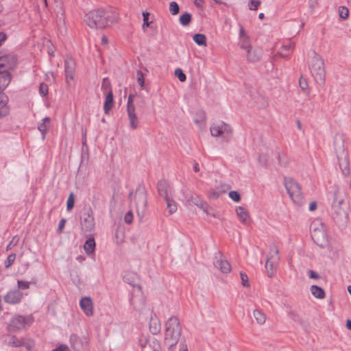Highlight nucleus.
<instances>
[{
  "label": "nucleus",
  "mask_w": 351,
  "mask_h": 351,
  "mask_svg": "<svg viewBox=\"0 0 351 351\" xmlns=\"http://www.w3.org/2000/svg\"><path fill=\"white\" fill-rule=\"evenodd\" d=\"M284 184L290 197H299L301 196V189L299 184L291 178H284Z\"/></svg>",
  "instance_id": "9"
},
{
  "label": "nucleus",
  "mask_w": 351,
  "mask_h": 351,
  "mask_svg": "<svg viewBox=\"0 0 351 351\" xmlns=\"http://www.w3.org/2000/svg\"><path fill=\"white\" fill-rule=\"evenodd\" d=\"M15 258H16V254L14 253L10 254L7 257V259L4 262L5 267L9 268L14 263Z\"/></svg>",
  "instance_id": "42"
},
{
  "label": "nucleus",
  "mask_w": 351,
  "mask_h": 351,
  "mask_svg": "<svg viewBox=\"0 0 351 351\" xmlns=\"http://www.w3.org/2000/svg\"><path fill=\"white\" fill-rule=\"evenodd\" d=\"M101 90L104 91V93H106L107 91L109 92L110 90H112L111 84L108 78L106 77L103 79L101 84Z\"/></svg>",
  "instance_id": "40"
},
{
  "label": "nucleus",
  "mask_w": 351,
  "mask_h": 351,
  "mask_svg": "<svg viewBox=\"0 0 351 351\" xmlns=\"http://www.w3.org/2000/svg\"><path fill=\"white\" fill-rule=\"evenodd\" d=\"M338 12H339V17L343 19H346L348 17L349 11L346 7L340 6L339 8Z\"/></svg>",
  "instance_id": "41"
},
{
  "label": "nucleus",
  "mask_w": 351,
  "mask_h": 351,
  "mask_svg": "<svg viewBox=\"0 0 351 351\" xmlns=\"http://www.w3.org/2000/svg\"><path fill=\"white\" fill-rule=\"evenodd\" d=\"M82 229L85 232H91L95 228V219L92 215L88 213L87 216L82 221Z\"/></svg>",
  "instance_id": "22"
},
{
  "label": "nucleus",
  "mask_w": 351,
  "mask_h": 351,
  "mask_svg": "<svg viewBox=\"0 0 351 351\" xmlns=\"http://www.w3.org/2000/svg\"><path fill=\"white\" fill-rule=\"evenodd\" d=\"M175 75L178 78V80L183 82L186 80V76L181 69H176L175 70Z\"/></svg>",
  "instance_id": "44"
},
{
  "label": "nucleus",
  "mask_w": 351,
  "mask_h": 351,
  "mask_svg": "<svg viewBox=\"0 0 351 351\" xmlns=\"http://www.w3.org/2000/svg\"><path fill=\"white\" fill-rule=\"evenodd\" d=\"M95 241L93 237H89L84 245V251L87 254H90L95 250Z\"/></svg>",
  "instance_id": "28"
},
{
  "label": "nucleus",
  "mask_w": 351,
  "mask_h": 351,
  "mask_svg": "<svg viewBox=\"0 0 351 351\" xmlns=\"http://www.w3.org/2000/svg\"><path fill=\"white\" fill-rule=\"evenodd\" d=\"M69 341L71 347L75 351H80L83 348L82 340L75 334L71 335Z\"/></svg>",
  "instance_id": "26"
},
{
  "label": "nucleus",
  "mask_w": 351,
  "mask_h": 351,
  "mask_svg": "<svg viewBox=\"0 0 351 351\" xmlns=\"http://www.w3.org/2000/svg\"><path fill=\"white\" fill-rule=\"evenodd\" d=\"M7 38V36L4 32H0V45L3 42H4Z\"/></svg>",
  "instance_id": "64"
},
{
  "label": "nucleus",
  "mask_w": 351,
  "mask_h": 351,
  "mask_svg": "<svg viewBox=\"0 0 351 351\" xmlns=\"http://www.w3.org/2000/svg\"><path fill=\"white\" fill-rule=\"evenodd\" d=\"M130 304L136 311H141L145 306V300L142 293L133 294L130 299Z\"/></svg>",
  "instance_id": "17"
},
{
  "label": "nucleus",
  "mask_w": 351,
  "mask_h": 351,
  "mask_svg": "<svg viewBox=\"0 0 351 351\" xmlns=\"http://www.w3.org/2000/svg\"><path fill=\"white\" fill-rule=\"evenodd\" d=\"M339 168L343 176H348L350 173L348 156L343 151L341 155L337 154Z\"/></svg>",
  "instance_id": "12"
},
{
  "label": "nucleus",
  "mask_w": 351,
  "mask_h": 351,
  "mask_svg": "<svg viewBox=\"0 0 351 351\" xmlns=\"http://www.w3.org/2000/svg\"><path fill=\"white\" fill-rule=\"evenodd\" d=\"M210 130L213 136H221L222 139L225 141H229L232 136V127L223 121L213 123L211 125Z\"/></svg>",
  "instance_id": "6"
},
{
  "label": "nucleus",
  "mask_w": 351,
  "mask_h": 351,
  "mask_svg": "<svg viewBox=\"0 0 351 351\" xmlns=\"http://www.w3.org/2000/svg\"><path fill=\"white\" fill-rule=\"evenodd\" d=\"M239 46L241 49L247 51L249 49L252 48L250 43V38L248 36H244L241 39V42L239 43Z\"/></svg>",
  "instance_id": "34"
},
{
  "label": "nucleus",
  "mask_w": 351,
  "mask_h": 351,
  "mask_svg": "<svg viewBox=\"0 0 351 351\" xmlns=\"http://www.w3.org/2000/svg\"><path fill=\"white\" fill-rule=\"evenodd\" d=\"M157 187L160 197H169L173 195L171 189L165 180H160L158 182Z\"/></svg>",
  "instance_id": "14"
},
{
  "label": "nucleus",
  "mask_w": 351,
  "mask_h": 351,
  "mask_svg": "<svg viewBox=\"0 0 351 351\" xmlns=\"http://www.w3.org/2000/svg\"><path fill=\"white\" fill-rule=\"evenodd\" d=\"M149 13L147 12H143V27L145 28V27H149L150 23L148 21L149 19Z\"/></svg>",
  "instance_id": "53"
},
{
  "label": "nucleus",
  "mask_w": 351,
  "mask_h": 351,
  "mask_svg": "<svg viewBox=\"0 0 351 351\" xmlns=\"http://www.w3.org/2000/svg\"><path fill=\"white\" fill-rule=\"evenodd\" d=\"M18 289L25 290L29 289V282L24 281V280H18L17 281Z\"/></svg>",
  "instance_id": "52"
},
{
  "label": "nucleus",
  "mask_w": 351,
  "mask_h": 351,
  "mask_svg": "<svg viewBox=\"0 0 351 351\" xmlns=\"http://www.w3.org/2000/svg\"><path fill=\"white\" fill-rule=\"evenodd\" d=\"M311 58L308 67L315 81L319 85H324L326 80V71L323 58L315 51Z\"/></svg>",
  "instance_id": "4"
},
{
  "label": "nucleus",
  "mask_w": 351,
  "mask_h": 351,
  "mask_svg": "<svg viewBox=\"0 0 351 351\" xmlns=\"http://www.w3.org/2000/svg\"><path fill=\"white\" fill-rule=\"evenodd\" d=\"M349 203L345 199H334L332 217L339 228L343 229L348 222Z\"/></svg>",
  "instance_id": "3"
},
{
  "label": "nucleus",
  "mask_w": 351,
  "mask_h": 351,
  "mask_svg": "<svg viewBox=\"0 0 351 351\" xmlns=\"http://www.w3.org/2000/svg\"><path fill=\"white\" fill-rule=\"evenodd\" d=\"M21 343L23 344L22 347H25L28 351H32L35 346L34 341L32 340L23 339Z\"/></svg>",
  "instance_id": "39"
},
{
  "label": "nucleus",
  "mask_w": 351,
  "mask_h": 351,
  "mask_svg": "<svg viewBox=\"0 0 351 351\" xmlns=\"http://www.w3.org/2000/svg\"><path fill=\"white\" fill-rule=\"evenodd\" d=\"M271 259V258H268L265 263V269L269 278H271L274 275V263Z\"/></svg>",
  "instance_id": "37"
},
{
  "label": "nucleus",
  "mask_w": 351,
  "mask_h": 351,
  "mask_svg": "<svg viewBox=\"0 0 351 351\" xmlns=\"http://www.w3.org/2000/svg\"><path fill=\"white\" fill-rule=\"evenodd\" d=\"M260 4V0H251L249 3V9L251 10H256Z\"/></svg>",
  "instance_id": "50"
},
{
  "label": "nucleus",
  "mask_w": 351,
  "mask_h": 351,
  "mask_svg": "<svg viewBox=\"0 0 351 351\" xmlns=\"http://www.w3.org/2000/svg\"><path fill=\"white\" fill-rule=\"evenodd\" d=\"M134 215L132 210L128 211L124 216V221L127 224H131L133 221Z\"/></svg>",
  "instance_id": "49"
},
{
  "label": "nucleus",
  "mask_w": 351,
  "mask_h": 351,
  "mask_svg": "<svg viewBox=\"0 0 351 351\" xmlns=\"http://www.w3.org/2000/svg\"><path fill=\"white\" fill-rule=\"evenodd\" d=\"M179 351H188L187 346L185 341L180 342Z\"/></svg>",
  "instance_id": "63"
},
{
  "label": "nucleus",
  "mask_w": 351,
  "mask_h": 351,
  "mask_svg": "<svg viewBox=\"0 0 351 351\" xmlns=\"http://www.w3.org/2000/svg\"><path fill=\"white\" fill-rule=\"evenodd\" d=\"M182 333V327L176 316L170 317L165 323V339L179 341Z\"/></svg>",
  "instance_id": "5"
},
{
  "label": "nucleus",
  "mask_w": 351,
  "mask_h": 351,
  "mask_svg": "<svg viewBox=\"0 0 351 351\" xmlns=\"http://www.w3.org/2000/svg\"><path fill=\"white\" fill-rule=\"evenodd\" d=\"M138 343L141 348L143 350L147 345H148V339L146 338L141 337L138 340Z\"/></svg>",
  "instance_id": "56"
},
{
  "label": "nucleus",
  "mask_w": 351,
  "mask_h": 351,
  "mask_svg": "<svg viewBox=\"0 0 351 351\" xmlns=\"http://www.w3.org/2000/svg\"><path fill=\"white\" fill-rule=\"evenodd\" d=\"M31 317H25L23 315H15L9 322L6 329L9 332H18L23 329L26 325L31 324Z\"/></svg>",
  "instance_id": "7"
},
{
  "label": "nucleus",
  "mask_w": 351,
  "mask_h": 351,
  "mask_svg": "<svg viewBox=\"0 0 351 351\" xmlns=\"http://www.w3.org/2000/svg\"><path fill=\"white\" fill-rule=\"evenodd\" d=\"M307 273H308V276L309 277V278H312V279L319 278V274L313 270L309 269Z\"/></svg>",
  "instance_id": "55"
},
{
  "label": "nucleus",
  "mask_w": 351,
  "mask_h": 351,
  "mask_svg": "<svg viewBox=\"0 0 351 351\" xmlns=\"http://www.w3.org/2000/svg\"><path fill=\"white\" fill-rule=\"evenodd\" d=\"M148 346L152 351H160L161 346L160 341L155 339H148Z\"/></svg>",
  "instance_id": "31"
},
{
  "label": "nucleus",
  "mask_w": 351,
  "mask_h": 351,
  "mask_svg": "<svg viewBox=\"0 0 351 351\" xmlns=\"http://www.w3.org/2000/svg\"><path fill=\"white\" fill-rule=\"evenodd\" d=\"M48 85L45 83H41L39 86V93L41 96L45 97L48 94Z\"/></svg>",
  "instance_id": "47"
},
{
  "label": "nucleus",
  "mask_w": 351,
  "mask_h": 351,
  "mask_svg": "<svg viewBox=\"0 0 351 351\" xmlns=\"http://www.w3.org/2000/svg\"><path fill=\"white\" fill-rule=\"evenodd\" d=\"M169 214H173L177 210V205L173 199H165Z\"/></svg>",
  "instance_id": "33"
},
{
  "label": "nucleus",
  "mask_w": 351,
  "mask_h": 351,
  "mask_svg": "<svg viewBox=\"0 0 351 351\" xmlns=\"http://www.w3.org/2000/svg\"><path fill=\"white\" fill-rule=\"evenodd\" d=\"M75 70V62L74 60L69 56H67L64 60V73L67 84H69V80H73V74Z\"/></svg>",
  "instance_id": "10"
},
{
  "label": "nucleus",
  "mask_w": 351,
  "mask_h": 351,
  "mask_svg": "<svg viewBox=\"0 0 351 351\" xmlns=\"http://www.w3.org/2000/svg\"><path fill=\"white\" fill-rule=\"evenodd\" d=\"M229 197H241L240 194L237 191H228V193Z\"/></svg>",
  "instance_id": "59"
},
{
  "label": "nucleus",
  "mask_w": 351,
  "mask_h": 351,
  "mask_svg": "<svg viewBox=\"0 0 351 351\" xmlns=\"http://www.w3.org/2000/svg\"><path fill=\"white\" fill-rule=\"evenodd\" d=\"M311 292L317 299H324L326 295L324 290L317 285H312L311 287Z\"/></svg>",
  "instance_id": "27"
},
{
  "label": "nucleus",
  "mask_w": 351,
  "mask_h": 351,
  "mask_svg": "<svg viewBox=\"0 0 351 351\" xmlns=\"http://www.w3.org/2000/svg\"><path fill=\"white\" fill-rule=\"evenodd\" d=\"M75 199H67L66 202V209L67 210H71L73 209L75 205Z\"/></svg>",
  "instance_id": "57"
},
{
  "label": "nucleus",
  "mask_w": 351,
  "mask_h": 351,
  "mask_svg": "<svg viewBox=\"0 0 351 351\" xmlns=\"http://www.w3.org/2000/svg\"><path fill=\"white\" fill-rule=\"evenodd\" d=\"M80 306L86 316L91 317L93 315V303L90 297L82 298L80 301Z\"/></svg>",
  "instance_id": "13"
},
{
  "label": "nucleus",
  "mask_w": 351,
  "mask_h": 351,
  "mask_svg": "<svg viewBox=\"0 0 351 351\" xmlns=\"http://www.w3.org/2000/svg\"><path fill=\"white\" fill-rule=\"evenodd\" d=\"M317 204L316 202H311V204H309L308 210L310 211H314L317 208Z\"/></svg>",
  "instance_id": "62"
},
{
  "label": "nucleus",
  "mask_w": 351,
  "mask_h": 351,
  "mask_svg": "<svg viewBox=\"0 0 351 351\" xmlns=\"http://www.w3.org/2000/svg\"><path fill=\"white\" fill-rule=\"evenodd\" d=\"M278 164L282 167L287 166L288 163L287 156L285 154L278 153Z\"/></svg>",
  "instance_id": "43"
},
{
  "label": "nucleus",
  "mask_w": 351,
  "mask_h": 351,
  "mask_svg": "<svg viewBox=\"0 0 351 351\" xmlns=\"http://www.w3.org/2000/svg\"><path fill=\"white\" fill-rule=\"evenodd\" d=\"M194 42L199 46H206V37L202 34H195L193 38Z\"/></svg>",
  "instance_id": "30"
},
{
  "label": "nucleus",
  "mask_w": 351,
  "mask_h": 351,
  "mask_svg": "<svg viewBox=\"0 0 351 351\" xmlns=\"http://www.w3.org/2000/svg\"><path fill=\"white\" fill-rule=\"evenodd\" d=\"M235 210L240 221L246 224L250 219V215L247 210L244 207L237 206Z\"/></svg>",
  "instance_id": "25"
},
{
  "label": "nucleus",
  "mask_w": 351,
  "mask_h": 351,
  "mask_svg": "<svg viewBox=\"0 0 351 351\" xmlns=\"http://www.w3.org/2000/svg\"><path fill=\"white\" fill-rule=\"evenodd\" d=\"M22 339H19L16 337V336L13 335H7L3 336V342L4 343L12 348H19L22 347L23 344L21 343Z\"/></svg>",
  "instance_id": "20"
},
{
  "label": "nucleus",
  "mask_w": 351,
  "mask_h": 351,
  "mask_svg": "<svg viewBox=\"0 0 351 351\" xmlns=\"http://www.w3.org/2000/svg\"><path fill=\"white\" fill-rule=\"evenodd\" d=\"M299 85H300V87L301 88V89L304 92H308V82L305 78L300 77V78L299 80Z\"/></svg>",
  "instance_id": "48"
},
{
  "label": "nucleus",
  "mask_w": 351,
  "mask_h": 351,
  "mask_svg": "<svg viewBox=\"0 0 351 351\" xmlns=\"http://www.w3.org/2000/svg\"><path fill=\"white\" fill-rule=\"evenodd\" d=\"M179 341L177 340H166L165 339V343L168 346V351H175V346L178 344Z\"/></svg>",
  "instance_id": "46"
},
{
  "label": "nucleus",
  "mask_w": 351,
  "mask_h": 351,
  "mask_svg": "<svg viewBox=\"0 0 351 351\" xmlns=\"http://www.w3.org/2000/svg\"><path fill=\"white\" fill-rule=\"evenodd\" d=\"M23 297V293L19 289H15L6 293L4 296V301L8 304H16L21 302Z\"/></svg>",
  "instance_id": "11"
},
{
  "label": "nucleus",
  "mask_w": 351,
  "mask_h": 351,
  "mask_svg": "<svg viewBox=\"0 0 351 351\" xmlns=\"http://www.w3.org/2000/svg\"><path fill=\"white\" fill-rule=\"evenodd\" d=\"M312 239H313L314 242L322 248H324L328 243L326 234L324 232L320 230L318 232H315V233L312 235Z\"/></svg>",
  "instance_id": "21"
},
{
  "label": "nucleus",
  "mask_w": 351,
  "mask_h": 351,
  "mask_svg": "<svg viewBox=\"0 0 351 351\" xmlns=\"http://www.w3.org/2000/svg\"><path fill=\"white\" fill-rule=\"evenodd\" d=\"M179 20L180 23L183 26H187L191 21V14L188 12H185L184 14L180 15Z\"/></svg>",
  "instance_id": "32"
},
{
  "label": "nucleus",
  "mask_w": 351,
  "mask_h": 351,
  "mask_svg": "<svg viewBox=\"0 0 351 351\" xmlns=\"http://www.w3.org/2000/svg\"><path fill=\"white\" fill-rule=\"evenodd\" d=\"M18 241H19V239H16V237H13V239H12V241L10 242V243L8 245L7 247H6V250H8L9 249L11 248V246H14L17 244L18 243Z\"/></svg>",
  "instance_id": "58"
},
{
  "label": "nucleus",
  "mask_w": 351,
  "mask_h": 351,
  "mask_svg": "<svg viewBox=\"0 0 351 351\" xmlns=\"http://www.w3.org/2000/svg\"><path fill=\"white\" fill-rule=\"evenodd\" d=\"M132 196H134V197H143L146 196V190L145 186L141 184H138L134 193L133 191L130 193L129 197H132Z\"/></svg>",
  "instance_id": "29"
},
{
  "label": "nucleus",
  "mask_w": 351,
  "mask_h": 351,
  "mask_svg": "<svg viewBox=\"0 0 351 351\" xmlns=\"http://www.w3.org/2000/svg\"><path fill=\"white\" fill-rule=\"evenodd\" d=\"M136 76H137V82L139 84V86L141 88H143L145 86V80H144V75L143 72L140 70H138L136 72Z\"/></svg>",
  "instance_id": "45"
},
{
  "label": "nucleus",
  "mask_w": 351,
  "mask_h": 351,
  "mask_svg": "<svg viewBox=\"0 0 351 351\" xmlns=\"http://www.w3.org/2000/svg\"><path fill=\"white\" fill-rule=\"evenodd\" d=\"M254 316L258 324H263L265 323L266 317L263 312L258 310H255L254 311Z\"/></svg>",
  "instance_id": "36"
},
{
  "label": "nucleus",
  "mask_w": 351,
  "mask_h": 351,
  "mask_svg": "<svg viewBox=\"0 0 351 351\" xmlns=\"http://www.w3.org/2000/svg\"><path fill=\"white\" fill-rule=\"evenodd\" d=\"M186 204L189 205L194 204L202 209L207 215L215 216V215L210 212L212 211V208H210L208 204L203 201L202 199H187Z\"/></svg>",
  "instance_id": "15"
},
{
  "label": "nucleus",
  "mask_w": 351,
  "mask_h": 351,
  "mask_svg": "<svg viewBox=\"0 0 351 351\" xmlns=\"http://www.w3.org/2000/svg\"><path fill=\"white\" fill-rule=\"evenodd\" d=\"M134 94H130L127 101V114L128 116L130 127L132 130H136L139 123L138 117L136 113V107L134 104Z\"/></svg>",
  "instance_id": "8"
},
{
  "label": "nucleus",
  "mask_w": 351,
  "mask_h": 351,
  "mask_svg": "<svg viewBox=\"0 0 351 351\" xmlns=\"http://www.w3.org/2000/svg\"><path fill=\"white\" fill-rule=\"evenodd\" d=\"M66 222V220L64 218H62L60 220L59 223H58V230H57L58 233L60 234L62 232L63 229L65 226Z\"/></svg>",
  "instance_id": "54"
},
{
  "label": "nucleus",
  "mask_w": 351,
  "mask_h": 351,
  "mask_svg": "<svg viewBox=\"0 0 351 351\" xmlns=\"http://www.w3.org/2000/svg\"><path fill=\"white\" fill-rule=\"evenodd\" d=\"M240 276L241 279V283L243 287H250V284L248 282V277L245 273L240 272Z\"/></svg>",
  "instance_id": "51"
},
{
  "label": "nucleus",
  "mask_w": 351,
  "mask_h": 351,
  "mask_svg": "<svg viewBox=\"0 0 351 351\" xmlns=\"http://www.w3.org/2000/svg\"><path fill=\"white\" fill-rule=\"evenodd\" d=\"M180 7L176 1H171L169 3V12L172 15H176L179 13Z\"/></svg>",
  "instance_id": "38"
},
{
  "label": "nucleus",
  "mask_w": 351,
  "mask_h": 351,
  "mask_svg": "<svg viewBox=\"0 0 351 351\" xmlns=\"http://www.w3.org/2000/svg\"><path fill=\"white\" fill-rule=\"evenodd\" d=\"M114 106V97H113V93L112 90H110L109 92H108L104 104V111L105 114H108L109 111Z\"/></svg>",
  "instance_id": "24"
},
{
  "label": "nucleus",
  "mask_w": 351,
  "mask_h": 351,
  "mask_svg": "<svg viewBox=\"0 0 351 351\" xmlns=\"http://www.w3.org/2000/svg\"><path fill=\"white\" fill-rule=\"evenodd\" d=\"M230 189V186L228 184H221L220 186H217L212 191L211 195L213 196V197H219V196L226 195L228 194Z\"/></svg>",
  "instance_id": "23"
},
{
  "label": "nucleus",
  "mask_w": 351,
  "mask_h": 351,
  "mask_svg": "<svg viewBox=\"0 0 351 351\" xmlns=\"http://www.w3.org/2000/svg\"><path fill=\"white\" fill-rule=\"evenodd\" d=\"M17 57L13 53L0 56V118L7 115L9 108L7 106V97L3 93L11 81L9 70L15 68Z\"/></svg>",
  "instance_id": "1"
},
{
  "label": "nucleus",
  "mask_w": 351,
  "mask_h": 351,
  "mask_svg": "<svg viewBox=\"0 0 351 351\" xmlns=\"http://www.w3.org/2000/svg\"><path fill=\"white\" fill-rule=\"evenodd\" d=\"M49 121L50 119L49 117H45L43 119V122L38 126V129L42 133L43 138H45V135L47 131V126L46 125V122L49 123Z\"/></svg>",
  "instance_id": "35"
},
{
  "label": "nucleus",
  "mask_w": 351,
  "mask_h": 351,
  "mask_svg": "<svg viewBox=\"0 0 351 351\" xmlns=\"http://www.w3.org/2000/svg\"><path fill=\"white\" fill-rule=\"evenodd\" d=\"M213 264L216 268L219 269L223 274H228L231 270L230 263L226 260L218 258L217 256L215 258Z\"/></svg>",
  "instance_id": "19"
},
{
  "label": "nucleus",
  "mask_w": 351,
  "mask_h": 351,
  "mask_svg": "<svg viewBox=\"0 0 351 351\" xmlns=\"http://www.w3.org/2000/svg\"><path fill=\"white\" fill-rule=\"evenodd\" d=\"M263 55V50L259 47L251 48L246 51L247 59L249 62H255L259 61Z\"/></svg>",
  "instance_id": "18"
},
{
  "label": "nucleus",
  "mask_w": 351,
  "mask_h": 351,
  "mask_svg": "<svg viewBox=\"0 0 351 351\" xmlns=\"http://www.w3.org/2000/svg\"><path fill=\"white\" fill-rule=\"evenodd\" d=\"M294 47V43H289V45H283L282 47V49L285 51H289L290 49H293Z\"/></svg>",
  "instance_id": "61"
},
{
  "label": "nucleus",
  "mask_w": 351,
  "mask_h": 351,
  "mask_svg": "<svg viewBox=\"0 0 351 351\" xmlns=\"http://www.w3.org/2000/svg\"><path fill=\"white\" fill-rule=\"evenodd\" d=\"M110 13L104 8L93 10L84 16V22L90 28L104 29L114 21Z\"/></svg>",
  "instance_id": "2"
},
{
  "label": "nucleus",
  "mask_w": 351,
  "mask_h": 351,
  "mask_svg": "<svg viewBox=\"0 0 351 351\" xmlns=\"http://www.w3.org/2000/svg\"><path fill=\"white\" fill-rule=\"evenodd\" d=\"M52 351H69L67 346L62 344L56 348L52 350Z\"/></svg>",
  "instance_id": "60"
},
{
  "label": "nucleus",
  "mask_w": 351,
  "mask_h": 351,
  "mask_svg": "<svg viewBox=\"0 0 351 351\" xmlns=\"http://www.w3.org/2000/svg\"><path fill=\"white\" fill-rule=\"evenodd\" d=\"M149 329L150 332L153 335H158L160 332L161 330L160 322L153 311H152L150 316Z\"/></svg>",
  "instance_id": "16"
}]
</instances>
